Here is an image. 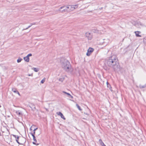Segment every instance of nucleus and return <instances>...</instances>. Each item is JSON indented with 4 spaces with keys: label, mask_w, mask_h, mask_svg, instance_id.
Returning <instances> with one entry per match:
<instances>
[{
    "label": "nucleus",
    "mask_w": 146,
    "mask_h": 146,
    "mask_svg": "<svg viewBox=\"0 0 146 146\" xmlns=\"http://www.w3.org/2000/svg\"><path fill=\"white\" fill-rule=\"evenodd\" d=\"M106 64L108 66L112 68L115 72H117L120 71L122 68L118 62V58L115 55H112L107 60Z\"/></svg>",
    "instance_id": "f257e3e1"
},
{
    "label": "nucleus",
    "mask_w": 146,
    "mask_h": 146,
    "mask_svg": "<svg viewBox=\"0 0 146 146\" xmlns=\"http://www.w3.org/2000/svg\"><path fill=\"white\" fill-rule=\"evenodd\" d=\"M61 62L62 68L66 72H71L72 71L73 68H71L70 62L67 59L62 60Z\"/></svg>",
    "instance_id": "f03ea898"
},
{
    "label": "nucleus",
    "mask_w": 146,
    "mask_h": 146,
    "mask_svg": "<svg viewBox=\"0 0 146 146\" xmlns=\"http://www.w3.org/2000/svg\"><path fill=\"white\" fill-rule=\"evenodd\" d=\"M65 7V6H62L61 7H60L59 9H58V11H60L61 12V13H64V12H67V13H68V12H69V10H68V9H63V10H61V9H62L64 8Z\"/></svg>",
    "instance_id": "7ed1b4c3"
},
{
    "label": "nucleus",
    "mask_w": 146,
    "mask_h": 146,
    "mask_svg": "<svg viewBox=\"0 0 146 146\" xmlns=\"http://www.w3.org/2000/svg\"><path fill=\"white\" fill-rule=\"evenodd\" d=\"M94 48L90 47L88 50L86 54L87 56H90L91 54L94 51Z\"/></svg>",
    "instance_id": "20e7f679"
},
{
    "label": "nucleus",
    "mask_w": 146,
    "mask_h": 146,
    "mask_svg": "<svg viewBox=\"0 0 146 146\" xmlns=\"http://www.w3.org/2000/svg\"><path fill=\"white\" fill-rule=\"evenodd\" d=\"M86 36L87 37L88 39L89 40H91L92 38V34L89 32L86 33Z\"/></svg>",
    "instance_id": "39448f33"
},
{
    "label": "nucleus",
    "mask_w": 146,
    "mask_h": 146,
    "mask_svg": "<svg viewBox=\"0 0 146 146\" xmlns=\"http://www.w3.org/2000/svg\"><path fill=\"white\" fill-rule=\"evenodd\" d=\"M14 112H15L17 115H19V116L22 115V112L19 110H14Z\"/></svg>",
    "instance_id": "423d86ee"
},
{
    "label": "nucleus",
    "mask_w": 146,
    "mask_h": 146,
    "mask_svg": "<svg viewBox=\"0 0 146 146\" xmlns=\"http://www.w3.org/2000/svg\"><path fill=\"white\" fill-rule=\"evenodd\" d=\"M57 114L59 115L60 116L61 118L64 119L65 120L66 118L64 117L63 114L61 112H57Z\"/></svg>",
    "instance_id": "0eeeda50"
},
{
    "label": "nucleus",
    "mask_w": 146,
    "mask_h": 146,
    "mask_svg": "<svg viewBox=\"0 0 146 146\" xmlns=\"http://www.w3.org/2000/svg\"><path fill=\"white\" fill-rule=\"evenodd\" d=\"M62 92V93L65 94H66V95H67V96L68 97H70L72 98H73V96H72L70 94H69L68 93H67L66 92H65L64 91H63Z\"/></svg>",
    "instance_id": "6e6552de"
},
{
    "label": "nucleus",
    "mask_w": 146,
    "mask_h": 146,
    "mask_svg": "<svg viewBox=\"0 0 146 146\" xmlns=\"http://www.w3.org/2000/svg\"><path fill=\"white\" fill-rule=\"evenodd\" d=\"M135 34L136 36H137V37H141V35H139V34L140 33V32L138 31H135Z\"/></svg>",
    "instance_id": "1a4fd4ad"
},
{
    "label": "nucleus",
    "mask_w": 146,
    "mask_h": 146,
    "mask_svg": "<svg viewBox=\"0 0 146 146\" xmlns=\"http://www.w3.org/2000/svg\"><path fill=\"white\" fill-rule=\"evenodd\" d=\"M23 59L25 61L27 62H29V58H28L26 56L24 57Z\"/></svg>",
    "instance_id": "9d476101"
},
{
    "label": "nucleus",
    "mask_w": 146,
    "mask_h": 146,
    "mask_svg": "<svg viewBox=\"0 0 146 146\" xmlns=\"http://www.w3.org/2000/svg\"><path fill=\"white\" fill-rule=\"evenodd\" d=\"M72 5H69L70 9H68L69 11V12L74 10V8L73 7H72Z\"/></svg>",
    "instance_id": "9b49d317"
},
{
    "label": "nucleus",
    "mask_w": 146,
    "mask_h": 146,
    "mask_svg": "<svg viewBox=\"0 0 146 146\" xmlns=\"http://www.w3.org/2000/svg\"><path fill=\"white\" fill-rule=\"evenodd\" d=\"M92 31L94 33H97L98 32V30L96 29H92Z\"/></svg>",
    "instance_id": "f8f14e48"
},
{
    "label": "nucleus",
    "mask_w": 146,
    "mask_h": 146,
    "mask_svg": "<svg viewBox=\"0 0 146 146\" xmlns=\"http://www.w3.org/2000/svg\"><path fill=\"white\" fill-rule=\"evenodd\" d=\"M99 142L100 145L102 146H104V145H105L102 140L100 139L99 140Z\"/></svg>",
    "instance_id": "ddd939ff"
},
{
    "label": "nucleus",
    "mask_w": 146,
    "mask_h": 146,
    "mask_svg": "<svg viewBox=\"0 0 146 146\" xmlns=\"http://www.w3.org/2000/svg\"><path fill=\"white\" fill-rule=\"evenodd\" d=\"M106 83H107V87L108 88H109L110 89V90L111 91H112V90L111 89V86H110V84H109V83H108V82H107Z\"/></svg>",
    "instance_id": "4468645a"
},
{
    "label": "nucleus",
    "mask_w": 146,
    "mask_h": 146,
    "mask_svg": "<svg viewBox=\"0 0 146 146\" xmlns=\"http://www.w3.org/2000/svg\"><path fill=\"white\" fill-rule=\"evenodd\" d=\"M12 91L15 93H16L18 94L19 95H20L19 93L15 89L13 88L12 89Z\"/></svg>",
    "instance_id": "2eb2a0df"
},
{
    "label": "nucleus",
    "mask_w": 146,
    "mask_h": 146,
    "mask_svg": "<svg viewBox=\"0 0 146 146\" xmlns=\"http://www.w3.org/2000/svg\"><path fill=\"white\" fill-rule=\"evenodd\" d=\"M33 139V140H34V142H33V143L34 144H35V145H39V144L38 143H36V142H37V141H36V138H35V139Z\"/></svg>",
    "instance_id": "dca6fc26"
},
{
    "label": "nucleus",
    "mask_w": 146,
    "mask_h": 146,
    "mask_svg": "<svg viewBox=\"0 0 146 146\" xmlns=\"http://www.w3.org/2000/svg\"><path fill=\"white\" fill-rule=\"evenodd\" d=\"M33 69L34 71H35L36 72H38V71L39 70V69L38 68H32Z\"/></svg>",
    "instance_id": "f3484780"
},
{
    "label": "nucleus",
    "mask_w": 146,
    "mask_h": 146,
    "mask_svg": "<svg viewBox=\"0 0 146 146\" xmlns=\"http://www.w3.org/2000/svg\"><path fill=\"white\" fill-rule=\"evenodd\" d=\"M64 77H62L61 78H59V80L61 82H62L64 80Z\"/></svg>",
    "instance_id": "a211bd4d"
},
{
    "label": "nucleus",
    "mask_w": 146,
    "mask_h": 146,
    "mask_svg": "<svg viewBox=\"0 0 146 146\" xmlns=\"http://www.w3.org/2000/svg\"><path fill=\"white\" fill-rule=\"evenodd\" d=\"M72 7H73L75 9L78 8V5H72Z\"/></svg>",
    "instance_id": "6ab92c4d"
},
{
    "label": "nucleus",
    "mask_w": 146,
    "mask_h": 146,
    "mask_svg": "<svg viewBox=\"0 0 146 146\" xmlns=\"http://www.w3.org/2000/svg\"><path fill=\"white\" fill-rule=\"evenodd\" d=\"M23 59L22 58H19L17 60V62L18 63L20 62Z\"/></svg>",
    "instance_id": "aec40b11"
},
{
    "label": "nucleus",
    "mask_w": 146,
    "mask_h": 146,
    "mask_svg": "<svg viewBox=\"0 0 146 146\" xmlns=\"http://www.w3.org/2000/svg\"><path fill=\"white\" fill-rule=\"evenodd\" d=\"M76 106H77V108H78V110H80V111L82 110V109L80 108V106L78 104H76Z\"/></svg>",
    "instance_id": "412c9836"
},
{
    "label": "nucleus",
    "mask_w": 146,
    "mask_h": 146,
    "mask_svg": "<svg viewBox=\"0 0 146 146\" xmlns=\"http://www.w3.org/2000/svg\"><path fill=\"white\" fill-rule=\"evenodd\" d=\"M45 78H44L43 79H42L40 82L42 84H43L44 82L45 81Z\"/></svg>",
    "instance_id": "4be33fe9"
},
{
    "label": "nucleus",
    "mask_w": 146,
    "mask_h": 146,
    "mask_svg": "<svg viewBox=\"0 0 146 146\" xmlns=\"http://www.w3.org/2000/svg\"><path fill=\"white\" fill-rule=\"evenodd\" d=\"M16 138V137H17V136L16 135H15V136ZM17 139H16V141H17V142L18 143H19L18 142V138H19V137H18V136H17Z\"/></svg>",
    "instance_id": "5701e85b"
},
{
    "label": "nucleus",
    "mask_w": 146,
    "mask_h": 146,
    "mask_svg": "<svg viewBox=\"0 0 146 146\" xmlns=\"http://www.w3.org/2000/svg\"><path fill=\"white\" fill-rule=\"evenodd\" d=\"M32 26V25H31H31H29V26L27 28H26L25 29H23V30H26V29H28L31 26Z\"/></svg>",
    "instance_id": "b1692460"
},
{
    "label": "nucleus",
    "mask_w": 146,
    "mask_h": 146,
    "mask_svg": "<svg viewBox=\"0 0 146 146\" xmlns=\"http://www.w3.org/2000/svg\"><path fill=\"white\" fill-rule=\"evenodd\" d=\"M31 134L32 135V136L33 137V139H35V134H34L33 133H31Z\"/></svg>",
    "instance_id": "393cba45"
},
{
    "label": "nucleus",
    "mask_w": 146,
    "mask_h": 146,
    "mask_svg": "<svg viewBox=\"0 0 146 146\" xmlns=\"http://www.w3.org/2000/svg\"><path fill=\"white\" fill-rule=\"evenodd\" d=\"M35 127V125H33L30 128V130H32L34 128V127Z\"/></svg>",
    "instance_id": "a878e982"
},
{
    "label": "nucleus",
    "mask_w": 146,
    "mask_h": 146,
    "mask_svg": "<svg viewBox=\"0 0 146 146\" xmlns=\"http://www.w3.org/2000/svg\"><path fill=\"white\" fill-rule=\"evenodd\" d=\"M38 129L37 128H35L34 129L33 131V133L34 134H35V131Z\"/></svg>",
    "instance_id": "bb28decb"
},
{
    "label": "nucleus",
    "mask_w": 146,
    "mask_h": 146,
    "mask_svg": "<svg viewBox=\"0 0 146 146\" xmlns=\"http://www.w3.org/2000/svg\"><path fill=\"white\" fill-rule=\"evenodd\" d=\"M138 24L139 25H141V26H143V24L142 23H141V22H139L138 23Z\"/></svg>",
    "instance_id": "cd10ccee"
},
{
    "label": "nucleus",
    "mask_w": 146,
    "mask_h": 146,
    "mask_svg": "<svg viewBox=\"0 0 146 146\" xmlns=\"http://www.w3.org/2000/svg\"><path fill=\"white\" fill-rule=\"evenodd\" d=\"M65 7H66V9H70L69 5L68 6H67Z\"/></svg>",
    "instance_id": "c85d7f7f"
},
{
    "label": "nucleus",
    "mask_w": 146,
    "mask_h": 146,
    "mask_svg": "<svg viewBox=\"0 0 146 146\" xmlns=\"http://www.w3.org/2000/svg\"><path fill=\"white\" fill-rule=\"evenodd\" d=\"M144 42L146 43V38H144L143 39Z\"/></svg>",
    "instance_id": "c756f323"
},
{
    "label": "nucleus",
    "mask_w": 146,
    "mask_h": 146,
    "mask_svg": "<svg viewBox=\"0 0 146 146\" xmlns=\"http://www.w3.org/2000/svg\"><path fill=\"white\" fill-rule=\"evenodd\" d=\"M28 76H33V74H30L28 75Z\"/></svg>",
    "instance_id": "7c9ffc66"
},
{
    "label": "nucleus",
    "mask_w": 146,
    "mask_h": 146,
    "mask_svg": "<svg viewBox=\"0 0 146 146\" xmlns=\"http://www.w3.org/2000/svg\"><path fill=\"white\" fill-rule=\"evenodd\" d=\"M28 55H29V57L31 56H32V54L31 53H30V54H28Z\"/></svg>",
    "instance_id": "2f4dec72"
},
{
    "label": "nucleus",
    "mask_w": 146,
    "mask_h": 146,
    "mask_svg": "<svg viewBox=\"0 0 146 146\" xmlns=\"http://www.w3.org/2000/svg\"><path fill=\"white\" fill-rule=\"evenodd\" d=\"M36 23H31V25H35L36 24Z\"/></svg>",
    "instance_id": "473e14b6"
},
{
    "label": "nucleus",
    "mask_w": 146,
    "mask_h": 146,
    "mask_svg": "<svg viewBox=\"0 0 146 146\" xmlns=\"http://www.w3.org/2000/svg\"><path fill=\"white\" fill-rule=\"evenodd\" d=\"M26 56L27 58H29V55H28H28L27 56Z\"/></svg>",
    "instance_id": "72a5a7b5"
},
{
    "label": "nucleus",
    "mask_w": 146,
    "mask_h": 146,
    "mask_svg": "<svg viewBox=\"0 0 146 146\" xmlns=\"http://www.w3.org/2000/svg\"><path fill=\"white\" fill-rule=\"evenodd\" d=\"M102 9V7H101V8H100V10H101V9Z\"/></svg>",
    "instance_id": "f704fd0d"
},
{
    "label": "nucleus",
    "mask_w": 146,
    "mask_h": 146,
    "mask_svg": "<svg viewBox=\"0 0 146 146\" xmlns=\"http://www.w3.org/2000/svg\"><path fill=\"white\" fill-rule=\"evenodd\" d=\"M104 146H106V145H104Z\"/></svg>",
    "instance_id": "c9c22d12"
}]
</instances>
